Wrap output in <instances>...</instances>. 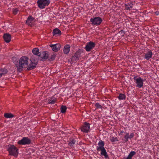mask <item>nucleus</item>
<instances>
[{
	"instance_id": "f257e3e1",
	"label": "nucleus",
	"mask_w": 159,
	"mask_h": 159,
	"mask_svg": "<svg viewBox=\"0 0 159 159\" xmlns=\"http://www.w3.org/2000/svg\"><path fill=\"white\" fill-rule=\"evenodd\" d=\"M29 59L26 56L22 57L20 58L19 64H17L16 66L19 71H20L23 68H26L28 66Z\"/></svg>"
},
{
	"instance_id": "f03ea898",
	"label": "nucleus",
	"mask_w": 159,
	"mask_h": 159,
	"mask_svg": "<svg viewBox=\"0 0 159 159\" xmlns=\"http://www.w3.org/2000/svg\"><path fill=\"white\" fill-rule=\"evenodd\" d=\"M98 146L97 147V150L98 151L101 152L100 155L104 156L105 158H108V156L106 150L104 147V143L103 141L101 140L98 143Z\"/></svg>"
},
{
	"instance_id": "7ed1b4c3",
	"label": "nucleus",
	"mask_w": 159,
	"mask_h": 159,
	"mask_svg": "<svg viewBox=\"0 0 159 159\" xmlns=\"http://www.w3.org/2000/svg\"><path fill=\"white\" fill-rule=\"evenodd\" d=\"M133 79L136 87L140 88L143 87L144 80L142 78L136 76H134Z\"/></svg>"
},
{
	"instance_id": "20e7f679",
	"label": "nucleus",
	"mask_w": 159,
	"mask_h": 159,
	"mask_svg": "<svg viewBox=\"0 0 159 159\" xmlns=\"http://www.w3.org/2000/svg\"><path fill=\"white\" fill-rule=\"evenodd\" d=\"M50 2L49 0H38L37 2L38 7L41 9L44 8Z\"/></svg>"
},
{
	"instance_id": "39448f33",
	"label": "nucleus",
	"mask_w": 159,
	"mask_h": 159,
	"mask_svg": "<svg viewBox=\"0 0 159 159\" xmlns=\"http://www.w3.org/2000/svg\"><path fill=\"white\" fill-rule=\"evenodd\" d=\"M9 154L16 157H17L18 154V149L14 145L10 146L8 149Z\"/></svg>"
},
{
	"instance_id": "423d86ee",
	"label": "nucleus",
	"mask_w": 159,
	"mask_h": 159,
	"mask_svg": "<svg viewBox=\"0 0 159 159\" xmlns=\"http://www.w3.org/2000/svg\"><path fill=\"white\" fill-rule=\"evenodd\" d=\"M102 21L101 18L99 17L92 18L90 19V21L92 24L96 25H100Z\"/></svg>"
},
{
	"instance_id": "0eeeda50",
	"label": "nucleus",
	"mask_w": 159,
	"mask_h": 159,
	"mask_svg": "<svg viewBox=\"0 0 159 159\" xmlns=\"http://www.w3.org/2000/svg\"><path fill=\"white\" fill-rule=\"evenodd\" d=\"M31 143V141L30 139L28 137H23L21 140L18 141V143L20 145H26L29 144Z\"/></svg>"
},
{
	"instance_id": "6e6552de",
	"label": "nucleus",
	"mask_w": 159,
	"mask_h": 159,
	"mask_svg": "<svg viewBox=\"0 0 159 159\" xmlns=\"http://www.w3.org/2000/svg\"><path fill=\"white\" fill-rule=\"evenodd\" d=\"M90 128L89 124L86 122H84L80 128L81 131L85 133H88L89 130Z\"/></svg>"
},
{
	"instance_id": "1a4fd4ad",
	"label": "nucleus",
	"mask_w": 159,
	"mask_h": 159,
	"mask_svg": "<svg viewBox=\"0 0 159 159\" xmlns=\"http://www.w3.org/2000/svg\"><path fill=\"white\" fill-rule=\"evenodd\" d=\"M95 45V44L93 42H90L88 43L85 47L86 50L88 52H89L91 50V49L93 48Z\"/></svg>"
},
{
	"instance_id": "9d476101",
	"label": "nucleus",
	"mask_w": 159,
	"mask_h": 159,
	"mask_svg": "<svg viewBox=\"0 0 159 159\" xmlns=\"http://www.w3.org/2000/svg\"><path fill=\"white\" fill-rule=\"evenodd\" d=\"M50 47L52 48V50L54 52H57L60 49L61 45L60 44L57 43L54 44H50Z\"/></svg>"
},
{
	"instance_id": "9b49d317",
	"label": "nucleus",
	"mask_w": 159,
	"mask_h": 159,
	"mask_svg": "<svg viewBox=\"0 0 159 159\" xmlns=\"http://www.w3.org/2000/svg\"><path fill=\"white\" fill-rule=\"evenodd\" d=\"M30 61L31 63L30 64L28 68L29 70L33 69L37 64V61L36 60H33L32 58H31Z\"/></svg>"
},
{
	"instance_id": "f8f14e48",
	"label": "nucleus",
	"mask_w": 159,
	"mask_h": 159,
	"mask_svg": "<svg viewBox=\"0 0 159 159\" xmlns=\"http://www.w3.org/2000/svg\"><path fill=\"white\" fill-rule=\"evenodd\" d=\"M34 18L31 16H30L28 17L26 23L29 25L32 26L34 25Z\"/></svg>"
},
{
	"instance_id": "ddd939ff",
	"label": "nucleus",
	"mask_w": 159,
	"mask_h": 159,
	"mask_svg": "<svg viewBox=\"0 0 159 159\" xmlns=\"http://www.w3.org/2000/svg\"><path fill=\"white\" fill-rule=\"evenodd\" d=\"M152 55L153 53L152 51L150 50H148L146 53H145L144 58L146 60H148L152 57Z\"/></svg>"
},
{
	"instance_id": "4468645a",
	"label": "nucleus",
	"mask_w": 159,
	"mask_h": 159,
	"mask_svg": "<svg viewBox=\"0 0 159 159\" xmlns=\"http://www.w3.org/2000/svg\"><path fill=\"white\" fill-rule=\"evenodd\" d=\"M39 56L42 59H47L48 57V52L46 51L40 52Z\"/></svg>"
},
{
	"instance_id": "2eb2a0df",
	"label": "nucleus",
	"mask_w": 159,
	"mask_h": 159,
	"mask_svg": "<svg viewBox=\"0 0 159 159\" xmlns=\"http://www.w3.org/2000/svg\"><path fill=\"white\" fill-rule=\"evenodd\" d=\"M81 53L79 51L77 52L72 57V60L74 61H78L81 57Z\"/></svg>"
},
{
	"instance_id": "dca6fc26",
	"label": "nucleus",
	"mask_w": 159,
	"mask_h": 159,
	"mask_svg": "<svg viewBox=\"0 0 159 159\" xmlns=\"http://www.w3.org/2000/svg\"><path fill=\"white\" fill-rule=\"evenodd\" d=\"M70 46L69 44H67L65 45L63 48V52L65 54H67L70 52Z\"/></svg>"
},
{
	"instance_id": "f3484780",
	"label": "nucleus",
	"mask_w": 159,
	"mask_h": 159,
	"mask_svg": "<svg viewBox=\"0 0 159 159\" xmlns=\"http://www.w3.org/2000/svg\"><path fill=\"white\" fill-rule=\"evenodd\" d=\"M5 41L7 43H9L11 40V36L8 34H4L3 36Z\"/></svg>"
},
{
	"instance_id": "a211bd4d",
	"label": "nucleus",
	"mask_w": 159,
	"mask_h": 159,
	"mask_svg": "<svg viewBox=\"0 0 159 159\" xmlns=\"http://www.w3.org/2000/svg\"><path fill=\"white\" fill-rule=\"evenodd\" d=\"M49 104H54L56 101V99L53 97H52L48 99Z\"/></svg>"
},
{
	"instance_id": "6ab92c4d",
	"label": "nucleus",
	"mask_w": 159,
	"mask_h": 159,
	"mask_svg": "<svg viewBox=\"0 0 159 159\" xmlns=\"http://www.w3.org/2000/svg\"><path fill=\"white\" fill-rule=\"evenodd\" d=\"M52 33L54 35H60L61 34V31L57 28L54 29L53 30Z\"/></svg>"
},
{
	"instance_id": "aec40b11",
	"label": "nucleus",
	"mask_w": 159,
	"mask_h": 159,
	"mask_svg": "<svg viewBox=\"0 0 159 159\" xmlns=\"http://www.w3.org/2000/svg\"><path fill=\"white\" fill-rule=\"evenodd\" d=\"M118 98L119 100H124L126 98V96L125 94L120 93Z\"/></svg>"
},
{
	"instance_id": "412c9836",
	"label": "nucleus",
	"mask_w": 159,
	"mask_h": 159,
	"mask_svg": "<svg viewBox=\"0 0 159 159\" xmlns=\"http://www.w3.org/2000/svg\"><path fill=\"white\" fill-rule=\"evenodd\" d=\"M32 52L34 54L37 55L38 56H39L40 53V52H39V49L37 48H35L34 49L32 50Z\"/></svg>"
},
{
	"instance_id": "4be33fe9",
	"label": "nucleus",
	"mask_w": 159,
	"mask_h": 159,
	"mask_svg": "<svg viewBox=\"0 0 159 159\" xmlns=\"http://www.w3.org/2000/svg\"><path fill=\"white\" fill-rule=\"evenodd\" d=\"M125 8L126 10H130L132 7V5L128 3L125 4Z\"/></svg>"
},
{
	"instance_id": "5701e85b",
	"label": "nucleus",
	"mask_w": 159,
	"mask_h": 159,
	"mask_svg": "<svg viewBox=\"0 0 159 159\" xmlns=\"http://www.w3.org/2000/svg\"><path fill=\"white\" fill-rule=\"evenodd\" d=\"M4 117L7 118H10L14 117V115L11 113H5L4 115Z\"/></svg>"
},
{
	"instance_id": "b1692460",
	"label": "nucleus",
	"mask_w": 159,
	"mask_h": 159,
	"mask_svg": "<svg viewBox=\"0 0 159 159\" xmlns=\"http://www.w3.org/2000/svg\"><path fill=\"white\" fill-rule=\"evenodd\" d=\"M67 109V107L65 106H62L61 108V112L62 113H65Z\"/></svg>"
},
{
	"instance_id": "393cba45",
	"label": "nucleus",
	"mask_w": 159,
	"mask_h": 159,
	"mask_svg": "<svg viewBox=\"0 0 159 159\" xmlns=\"http://www.w3.org/2000/svg\"><path fill=\"white\" fill-rule=\"evenodd\" d=\"M76 141L75 139H72L69 142V145L70 147H73L74 146V144L75 143Z\"/></svg>"
},
{
	"instance_id": "a878e982",
	"label": "nucleus",
	"mask_w": 159,
	"mask_h": 159,
	"mask_svg": "<svg viewBox=\"0 0 159 159\" xmlns=\"http://www.w3.org/2000/svg\"><path fill=\"white\" fill-rule=\"evenodd\" d=\"M110 141L112 142L118 141V140L117 137H112L111 138Z\"/></svg>"
},
{
	"instance_id": "bb28decb",
	"label": "nucleus",
	"mask_w": 159,
	"mask_h": 159,
	"mask_svg": "<svg viewBox=\"0 0 159 159\" xmlns=\"http://www.w3.org/2000/svg\"><path fill=\"white\" fill-rule=\"evenodd\" d=\"M136 154V152L134 151L131 152L129 155H128V157L129 158H132V157Z\"/></svg>"
},
{
	"instance_id": "cd10ccee",
	"label": "nucleus",
	"mask_w": 159,
	"mask_h": 159,
	"mask_svg": "<svg viewBox=\"0 0 159 159\" xmlns=\"http://www.w3.org/2000/svg\"><path fill=\"white\" fill-rule=\"evenodd\" d=\"M124 138L125 139V141L127 142L128 141L129 138V134L128 133H126L125 135L124 136Z\"/></svg>"
},
{
	"instance_id": "c85d7f7f",
	"label": "nucleus",
	"mask_w": 159,
	"mask_h": 159,
	"mask_svg": "<svg viewBox=\"0 0 159 159\" xmlns=\"http://www.w3.org/2000/svg\"><path fill=\"white\" fill-rule=\"evenodd\" d=\"M95 106L97 108H100L101 109L102 108V106L100 105L99 103H96L95 104Z\"/></svg>"
},
{
	"instance_id": "c756f323",
	"label": "nucleus",
	"mask_w": 159,
	"mask_h": 159,
	"mask_svg": "<svg viewBox=\"0 0 159 159\" xmlns=\"http://www.w3.org/2000/svg\"><path fill=\"white\" fill-rule=\"evenodd\" d=\"M13 13L15 14L16 15L17 14L18 12V10L17 8H14L13 10Z\"/></svg>"
},
{
	"instance_id": "7c9ffc66",
	"label": "nucleus",
	"mask_w": 159,
	"mask_h": 159,
	"mask_svg": "<svg viewBox=\"0 0 159 159\" xmlns=\"http://www.w3.org/2000/svg\"><path fill=\"white\" fill-rule=\"evenodd\" d=\"M134 136V134L133 133H132L130 134V135H129V138L130 139H131L133 138Z\"/></svg>"
},
{
	"instance_id": "2f4dec72",
	"label": "nucleus",
	"mask_w": 159,
	"mask_h": 159,
	"mask_svg": "<svg viewBox=\"0 0 159 159\" xmlns=\"http://www.w3.org/2000/svg\"><path fill=\"white\" fill-rule=\"evenodd\" d=\"M2 74L3 73L2 70H0V78H1L2 76Z\"/></svg>"
},
{
	"instance_id": "473e14b6",
	"label": "nucleus",
	"mask_w": 159,
	"mask_h": 159,
	"mask_svg": "<svg viewBox=\"0 0 159 159\" xmlns=\"http://www.w3.org/2000/svg\"><path fill=\"white\" fill-rule=\"evenodd\" d=\"M155 13V14L157 15H159V12L158 11H156Z\"/></svg>"
},
{
	"instance_id": "72a5a7b5",
	"label": "nucleus",
	"mask_w": 159,
	"mask_h": 159,
	"mask_svg": "<svg viewBox=\"0 0 159 159\" xmlns=\"http://www.w3.org/2000/svg\"><path fill=\"white\" fill-rule=\"evenodd\" d=\"M125 159H132V158H129V157H127Z\"/></svg>"
},
{
	"instance_id": "f704fd0d",
	"label": "nucleus",
	"mask_w": 159,
	"mask_h": 159,
	"mask_svg": "<svg viewBox=\"0 0 159 159\" xmlns=\"http://www.w3.org/2000/svg\"><path fill=\"white\" fill-rule=\"evenodd\" d=\"M52 57H53V59H54L55 57V56L54 55L52 56Z\"/></svg>"
},
{
	"instance_id": "c9c22d12",
	"label": "nucleus",
	"mask_w": 159,
	"mask_h": 159,
	"mask_svg": "<svg viewBox=\"0 0 159 159\" xmlns=\"http://www.w3.org/2000/svg\"><path fill=\"white\" fill-rule=\"evenodd\" d=\"M123 132H124L123 131H121V133H123Z\"/></svg>"
}]
</instances>
